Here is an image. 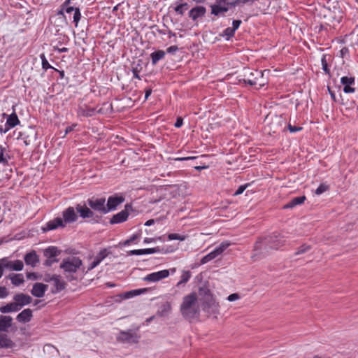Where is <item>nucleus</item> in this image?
<instances>
[{"mask_svg":"<svg viewBox=\"0 0 358 358\" xmlns=\"http://www.w3.org/2000/svg\"><path fill=\"white\" fill-rule=\"evenodd\" d=\"M128 215L129 214L126 210H122L113 216V217L110 219V223L117 224L124 222L127 220Z\"/></svg>","mask_w":358,"mask_h":358,"instance_id":"25","label":"nucleus"},{"mask_svg":"<svg viewBox=\"0 0 358 358\" xmlns=\"http://www.w3.org/2000/svg\"><path fill=\"white\" fill-rule=\"evenodd\" d=\"M3 269L7 268L13 271H20L23 269L24 264L21 260H16L15 262L10 261L8 258L4 257L0 259Z\"/></svg>","mask_w":358,"mask_h":358,"instance_id":"10","label":"nucleus"},{"mask_svg":"<svg viewBox=\"0 0 358 358\" xmlns=\"http://www.w3.org/2000/svg\"><path fill=\"white\" fill-rule=\"evenodd\" d=\"M58 227H64V225L63 224V220L60 217H57V218L54 219L53 220L48 222L46 224L45 227L43 228V231H45L55 229Z\"/></svg>","mask_w":358,"mask_h":358,"instance_id":"26","label":"nucleus"},{"mask_svg":"<svg viewBox=\"0 0 358 358\" xmlns=\"http://www.w3.org/2000/svg\"><path fill=\"white\" fill-rule=\"evenodd\" d=\"M106 200L103 198L101 199H88L87 203L90 207L96 211L101 212L103 214L107 213L106 208L105 206Z\"/></svg>","mask_w":358,"mask_h":358,"instance_id":"11","label":"nucleus"},{"mask_svg":"<svg viewBox=\"0 0 358 358\" xmlns=\"http://www.w3.org/2000/svg\"><path fill=\"white\" fill-rule=\"evenodd\" d=\"M63 218L66 223H71L76 221L78 215L73 207H69L63 212Z\"/></svg>","mask_w":358,"mask_h":358,"instance_id":"19","label":"nucleus"},{"mask_svg":"<svg viewBox=\"0 0 358 358\" xmlns=\"http://www.w3.org/2000/svg\"><path fill=\"white\" fill-rule=\"evenodd\" d=\"M8 278L11 280L12 284L15 286H19L24 282L23 275L21 273H11L8 275Z\"/></svg>","mask_w":358,"mask_h":358,"instance_id":"30","label":"nucleus"},{"mask_svg":"<svg viewBox=\"0 0 358 358\" xmlns=\"http://www.w3.org/2000/svg\"><path fill=\"white\" fill-rule=\"evenodd\" d=\"M169 275V270H162L147 275L145 278H143V280L148 282H157L162 279L167 278Z\"/></svg>","mask_w":358,"mask_h":358,"instance_id":"12","label":"nucleus"},{"mask_svg":"<svg viewBox=\"0 0 358 358\" xmlns=\"http://www.w3.org/2000/svg\"><path fill=\"white\" fill-rule=\"evenodd\" d=\"M341 82L344 86L351 85L354 84V83H355V78L343 76L341 78Z\"/></svg>","mask_w":358,"mask_h":358,"instance_id":"40","label":"nucleus"},{"mask_svg":"<svg viewBox=\"0 0 358 358\" xmlns=\"http://www.w3.org/2000/svg\"><path fill=\"white\" fill-rule=\"evenodd\" d=\"M13 318L9 315H0V333L8 332L12 327Z\"/></svg>","mask_w":358,"mask_h":358,"instance_id":"14","label":"nucleus"},{"mask_svg":"<svg viewBox=\"0 0 358 358\" xmlns=\"http://www.w3.org/2000/svg\"><path fill=\"white\" fill-rule=\"evenodd\" d=\"M60 250H59L55 246H50L45 249L43 251L44 256L48 259L55 257L56 256L60 255Z\"/></svg>","mask_w":358,"mask_h":358,"instance_id":"29","label":"nucleus"},{"mask_svg":"<svg viewBox=\"0 0 358 358\" xmlns=\"http://www.w3.org/2000/svg\"><path fill=\"white\" fill-rule=\"evenodd\" d=\"M2 115L3 117L7 118L6 124L8 127H9V129L15 127L20 123V120L15 113H13L9 115L6 113H3Z\"/></svg>","mask_w":358,"mask_h":358,"instance_id":"24","label":"nucleus"},{"mask_svg":"<svg viewBox=\"0 0 358 358\" xmlns=\"http://www.w3.org/2000/svg\"><path fill=\"white\" fill-rule=\"evenodd\" d=\"M80 115L85 116V117H91L93 116L95 113L96 110L94 108H86L85 109L81 108L79 111Z\"/></svg>","mask_w":358,"mask_h":358,"instance_id":"37","label":"nucleus"},{"mask_svg":"<svg viewBox=\"0 0 358 358\" xmlns=\"http://www.w3.org/2000/svg\"><path fill=\"white\" fill-rule=\"evenodd\" d=\"M182 124V119L181 117H178L176 122L175 123L176 127H180Z\"/></svg>","mask_w":358,"mask_h":358,"instance_id":"59","label":"nucleus"},{"mask_svg":"<svg viewBox=\"0 0 358 358\" xmlns=\"http://www.w3.org/2000/svg\"><path fill=\"white\" fill-rule=\"evenodd\" d=\"M171 309V303L169 302H166L161 306L157 314L161 317L166 316L170 313Z\"/></svg>","mask_w":358,"mask_h":358,"instance_id":"31","label":"nucleus"},{"mask_svg":"<svg viewBox=\"0 0 358 358\" xmlns=\"http://www.w3.org/2000/svg\"><path fill=\"white\" fill-rule=\"evenodd\" d=\"M109 254L106 248L101 250L94 258V261L97 262L99 264L102 260H103Z\"/></svg>","mask_w":358,"mask_h":358,"instance_id":"36","label":"nucleus"},{"mask_svg":"<svg viewBox=\"0 0 358 358\" xmlns=\"http://www.w3.org/2000/svg\"><path fill=\"white\" fill-rule=\"evenodd\" d=\"M76 210L83 218H90L92 217L94 215L93 212L89 208L86 206H82L80 204L77 205Z\"/></svg>","mask_w":358,"mask_h":358,"instance_id":"28","label":"nucleus"},{"mask_svg":"<svg viewBox=\"0 0 358 358\" xmlns=\"http://www.w3.org/2000/svg\"><path fill=\"white\" fill-rule=\"evenodd\" d=\"M227 6L229 7H236L238 6V3H236V0L232 1V2H228L227 4H226Z\"/></svg>","mask_w":358,"mask_h":358,"instance_id":"63","label":"nucleus"},{"mask_svg":"<svg viewBox=\"0 0 358 358\" xmlns=\"http://www.w3.org/2000/svg\"><path fill=\"white\" fill-rule=\"evenodd\" d=\"M210 6L211 14L217 17L224 16V13L229 10L228 6L220 3L211 4Z\"/></svg>","mask_w":358,"mask_h":358,"instance_id":"17","label":"nucleus"},{"mask_svg":"<svg viewBox=\"0 0 358 358\" xmlns=\"http://www.w3.org/2000/svg\"><path fill=\"white\" fill-rule=\"evenodd\" d=\"M33 317V311L30 308L23 310L16 316V320L20 323H27L31 321Z\"/></svg>","mask_w":358,"mask_h":358,"instance_id":"15","label":"nucleus"},{"mask_svg":"<svg viewBox=\"0 0 358 358\" xmlns=\"http://www.w3.org/2000/svg\"><path fill=\"white\" fill-rule=\"evenodd\" d=\"M132 72H133V74H134V77L136 78H138V79H141L139 75H138V71L136 69H134L132 70Z\"/></svg>","mask_w":358,"mask_h":358,"instance_id":"64","label":"nucleus"},{"mask_svg":"<svg viewBox=\"0 0 358 358\" xmlns=\"http://www.w3.org/2000/svg\"><path fill=\"white\" fill-rule=\"evenodd\" d=\"M322 65V69L325 72V73L329 75L330 74V70L328 67L327 61L326 59V55H323L321 59Z\"/></svg>","mask_w":358,"mask_h":358,"instance_id":"42","label":"nucleus"},{"mask_svg":"<svg viewBox=\"0 0 358 358\" xmlns=\"http://www.w3.org/2000/svg\"><path fill=\"white\" fill-rule=\"evenodd\" d=\"M198 294L202 310L207 313L208 316L217 318L220 314V306L210 290L206 287H201L199 289Z\"/></svg>","mask_w":358,"mask_h":358,"instance_id":"1","label":"nucleus"},{"mask_svg":"<svg viewBox=\"0 0 358 358\" xmlns=\"http://www.w3.org/2000/svg\"><path fill=\"white\" fill-rule=\"evenodd\" d=\"M20 134L26 145H31L36 141L37 131L34 127H26Z\"/></svg>","mask_w":358,"mask_h":358,"instance_id":"7","label":"nucleus"},{"mask_svg":"<svg viewBox=\"0 0 358 358\" xmlns=\"http://www.w3.org/2000/svg\"><path fill=\"white\" fill-rule=\"evenodd\" d=\"M206 9L205 7L199 6L192 8L189 12V17L194 21L205 15Z\"/></svg>","mask_w":358,"mask_h":358,"instance_id":"16","label":"nucleus"},{"mask_svg":"<svg viewBox=\"0 0 358 358\" xmlns=\"http://www.w3.org/2000/svg\"><path fill=\"white\" fill-rule=\"evenodd\" d=\"M15 343L8 336L7 334L0 333V349L13 348Z\"/></svg>","mask_w":358,"mask_h":358,"instance_id":"22","label":"nucleus"},{"mask_svg":"<svg viewBox=\"0 0 358 358\" xmlns=\"http://www.w3.org/2000/svg\"><path fill=\"white\" fill-rule=\"evenodd\" d=\"M241 24V20H234L233 22H232V28L234 29V30L236 31L240 26V24Z\"/></svg>","mask_w":358,"mask_h":358,"instance_id":"57","label":"nucleus"},{"mask_svg":"<svg viewBox=\"0 0 358 358\" xmlns=\"http://www.w3.org/2000/svg\"><path fill=\"white\" fill-rule=\"evenodd\" d=\"M58 262V259H48L45 260V263H44V265L47 266H52V264L54 263V262Z\"/></svg>","mask_w":358,"mask_h":358,"instance_id":"54","label":"nucleus"},{"mask_svg":"<svg viewBox=\"0 0 358 358\" xmlns=\"http://www.w3.org/2000/svg\"><path fill=\"white\" fill-rule=\"evenodd\" d=\"M340 52L341 57H344L348 54L349 50L347 47H343Z\"/></svg>","mask_w":358,"mask_h":358,"instance_id":"58","label":"nucleus"},{"mask_svg":"<svg viewBox=\"0 0 358 358\" xmlns=\"http://www.w3.org/2000/svg\"><path fill=\"white\" fill-rule=\"evenodd\" d=\"M147 291V289H139L130 291L126 294V297H129L130 296L138 295L142 293H144Z\"/></svg>","mask_w":358,"mask_h":358,"instance_id":"43","label":"nucleus"},{"mask_svg":"<svg viewBox=\"0 0 358 358\" xmlns=\"http://www.w3.org/2000/svg\"><path fill=\"white\" fill-rule=\"evenodd\" d=\"M24 259L26 264L31 265L32 267L36 266L39 262V257L35 250L26 254Z\"/></svg>","mask_w":358,"mask_h":358,"instance_id":"21","label":"nucleus"},{"mask_svg":"<svg viewBox=\"0 0 358 358\" xmlns=\"http://www.w3.org/2000/svg\"><path fill=\"white\" fill-rule=\"evenodd\" d=\"M189 8V5L187 3H180L174 8V10L180 15H183L185 10Z\"/></svg>","mask_w":358,"mask_h":358,"instance_id":"34","label":"nucleus"},{"mask_svg":"<svg viewBox=\"0 0 358 358\" xmlns=\"http://www.w3.org/2000/svg\"><path fill=\"white\" fill-rule=\"evenodd\" d=\"M196 159L195 157H181V158H177L176 159L179 160V161H185V160H190V159Z\"/></svg>","mask_w":358,"mask_h":358,"instance_id":"62","label":"nucleus"},{"mask_svg":"<svg viewBox=\"0 0 358 358\" xmlns=\"http://www.w3.org/2000/svg\"><path fill=\"white\" fill-rule=\"evenodd\" d=\"M41 62H42V68L45 71H46L49 69H52V66L49 64V62L46 59L44 54L41 55Z\"/></svg>","mask_w":358,"mask_h":358,"instance_id":"41","label":"nucleus"},{"mask_svg":"<svg viewBox=\"0 0 358 358\" xmlns=\"http://www.w3.org/2000/svg\"><path fill=\"white\" fill-rule=\"evenodd\" d=\"M6 148L0 145V164H6L8 162L10 157L6 154L5 155Z\"/></svg>","mask_w":358,"mask_h":358,"instance_id":"35","label":"nucleus"},{"mask_svg":"<svg viewBox=\"0 0 358 358\" xmlns=\"http://www.w3.org/2000/svg\"><path fill=\"white\" fill-rule=\"evenodd\" d=\"M197 301L196 293H191L183 298L180 312L184 317L192 319L199 314L200 309Z\"/></svg>","mask_w":358,"mask_h":358,"instance_id":"2","label":"nucleus"},{"mask_svg":"<svg viewBox=\"0 0 358 358\" xmlns=\"http://www.w3.org/2000/svg\"><path fill=\"white\" fill-rule=\"evenodd\" d=\"M161 250L159 247L153 248H147V249H138V250H132L128 252L129 255H148V254H153L156 252H159Z\"/></svg>","mask_w":358,"mask_h":358,"instance_id":"23","label":"nucleus"},{"mask_svg":"<svg viewBox=\"0 0 358 358\" xmlns=\"http://www.w3.org/2000/svg\"><path fill=\"white\" fill-rule=\"evenodd\" d=\"M264 250L268 251L269 249L277 250L284 245V241L278 238V236H271L264 239Z\"/></svg>","mask_w":358,"mask_h":358,"instance_id":"9","label":"nucleus"},{"mask_svg":"<svg viewBox=\"0 0 358 358\" xmlns=\"http://www.w3.org/2000/svg\"><path fill=\"white\" fill-rule=\"evenodd\" d=\"M231 245V243L229 241H224L220 244L218 247L215 248L217 253L220 255L227 248Z\"/></svg>","mask_w":358,"mask_h":358,"instance_id":"38","label":"nucleus"},{"mask_svg":"<svg viewBox=\"0 0 358 358\" xmlns=\"http://www.w3.org/2000/svg\"><path fill=\"white\" fill-rule=\"evenodd\" d=\"M343 91L345 93H352L355 91V89L350 87V85H345L343 87Z\"/></svg>","mask_w":358,"mask_h":358,"instance_id":"55","label":"nucleus"},{"mask_svg":"<svg viewBox=\"0 0 358 358\" xmlns=\"http://www.w3.org/2000/svg\"><path fill=\"white\" fill-rule=\"evenodd\" d=\"M140 336L134 331H122L120 333L117 339L122 342L133 344L138 342Z\"/></svg>","mask_w":358,"mask_h":358,"instance_id":"8","label":"nucleus"},{"mask_svg":"<svg viewBox=\"0 0 358 358\" xmlns=\"http://www.w3.org/2000/svg\"><path fill=\"white\" fill-rule=\"evenodd\" d=\"M247 186H248V185L239 186V187L235 192L234 195L237 196V195L241 194L244 192V190L246 189Z\"/></svg>","mask_w":358,"mask_h":358,"instance_id":"50","label":"nucleus"},{"mask_svg":"<svg viewBox=\"0 0 358 358\" xmlns=\"http://www.w3.org/2000/svg\"><path fill=\"white\" fill-rule=\"evenodd\" d=\"M51 279H52L55 286V289L52 290V293L59 292L65 289L66 282L61 280L60 275H52Z\"/></svg>","mask_w":358,"mask_h":358,"instance_id":"20","label":"nucleus"},{"mask_svg":"<svg viewBox=\"0 0 358 358\" xmlns=\"http://www.w3.org/2000/svg\"><path fill=\"white\" fill-rule=\"evenodd\" d=\"M288 129L290 132L294 133L299 131H301L302 129V127H296V126H292L291 124L288 125Z\"/></svg>","mask_w":358,"mask_h":358,"instance_id":"51","label":"nucleus"},{"mask_svg":"<svg viewBox=\"0 0 358 358\" xmlns=\"http://www.w3.org/2000/svg\"><path fill=\"white\" fill-rule=\"evenodd\" d=\"M218 256H219L218 253H217V252L214 249L211 252L208 253V255H206L202 257V259H201V264H205L208 263V262L215 259Z\"/></svg>","mask_w":358,"mask_h":358,"instance_id":"33","label":"nucleus"},{"mask_svg":"<svg viewBox=\"0 0 358 358\" xmlns=\"http://www.w3.org/2000/svg\"><path fill=\"white\" fill-rule=\"evenodd\" d=\"M264 122L268 127V132L275 133L280 128L285 124V120L282 116L275 114H268L264 120Z\"/></svg>","mask_w":358,"mask_h":358,"instance_id":"5","label":"nucleus"},{"mask_svg":"<svg viewBox=\"0 0 358 358\" xmlns=\"http://www.w3.org/2000/svg\"><path fill=\"white\" fill-rule=\"evenodd\" d=\"M235 30L232 27H228L224 29V35L227 36L228 38L234 36Z\"/></svg>","mask_w":358,"mask_h":358,"instance_id":"47","label":"nucleus"},{"mask_svg":"<svg viewBox=\"0 0 358 358\" xmlns=\"http://www.w3.org/2000/svg\"><path fill=\"white\" fill-rule=\"evenodd\" d=\"M8 295V292L6 287H0V298H6Z\"/></svg>","mask_w":358,"mask_h":358,"instance_id":"49","label":"nucleus"},{"mask_svg":"<svg viewBox=\"0 0 358 358\" xmlns=\"http://www.w3.org/2000/svg\"><path fill=\"white\" fill-rule=\"evenodd\" d=\"M305 196L294 197L290 200L286 205L283 206V208H293L297 205L302 204L306 200Z\"/></svg>","mask_w":358,"mask_h":358,"instance_id":"27","label":"nucleus"},{"mask_svg":"<svg viewBox=\"0 0 358 358\" xmlns=\"http://www.w3.org/2000/svg\"><path fill=\"white\" fill-rule=\"evenodd\" d=\"M328 189V186L324 184H321L315 190V194L320 195L324 192H326Z\"/></svg>","mask_w":358,"mask_h":358,"instance_id":"46","label":"nucleus"},{"mask_svg":"<svg viewBox=\"0 0 358 358\" xmlns=\"http://www.w3.org/2000/svg\"><path fill=\"white\" fill-rule=\"evenodd\" d=\"M76 126V124H73L72 126L67 127L65 129V135L72 131Z\"/></svg>","mask_w":358,"mask_h":358,"instance_id":"61","label":"nucleus"},{"mask_svg":"<svg viewBox=\"0 0 358 358\" xmlns=\"http://www.w3.org/2000/svg\"><path fill=\"white\" fill-rule=\"evenodd\" d=\"M265 71L258 70L250 71L249 69H246L244 71V78H241L239 80L243 81L251 86H255L256 89H259L267 83L266 80L264 78Z\"/></svg>","mask_w":358,"mask_h":358,"instance_id":"4","label":"nucleus"},{"mask_svg":"<svg viewBox=\"0 0 358 358\" xmlns=\"http://www.w3.org/2000/svg\"><path fill=\"white\" fill-rule=\"evenodd\" d=\"M32 298L24 293H17L13 296V301L0 307V312L2 314L17 312L24 306L32 302Z\"/></svg>","mask_w":358,"mask_h":358,"instance_id":"3","label":"nucleus"},{"mask_svg":"<svg viewBox=\"0 0 358 358\" xmlns=\"http://www.w3.org/2000/svg\"><path fill=\"white\" fill-rule=\"evenodd\" d=\"M80 17H81V14H80L79 8H76L75 12L73 14V22H76V24H78V21L80 20Z\"/></svg>","mask_w":358,"mask_h":358,"instance_id":"48","label":"nucleus"},{"mask_svg":"<svg viewBox=\"0 0 358 358\" xmlns=\"http://www.w3.org/2000/svg\"><path fill=\"white\" fill-rule=\"evenodd\" d=\"M3 121H1L0 122V132L1 133H6L9 130V127L5 124L3 125Z\"/></svg>","mask_w":358,"mask_h":358,"instance_id":"52","label":"nucleus"},{"mask_svg":"<svg viewBox=\"0 0 358 358\" xmlns=\"http://www.w3.org/2000/svg\"><path fill=\"white\" fill-rule=\"evenodd\" d=\"M164 56L165 52L164 50H157L151 53L150 57L152 64H156L157 62L164 58Z\"/></svg>","mask_w":358,"mask_h":358,"instance_id":"32","label":"nucleus"},{"mask_svg":"<svg viewBox=\"0 0 358 358\" xmlns=\"http://www.w3.org/2000/svg\"><path fill=\"white\" fill-rule=\"evenodd\" d=\"M310 250V246L307 245H303L295 252V255L303 254Z\"/></svg>","mask_w":358,"mask_h":358,"instance_id":"45","label":"nucleus"},{"mask_svg":"<svg viewBox=\"0 0 358 358\" xmlns=\"http://www.w3.org/2000/svg\"><path fill=\"white\" fill-rule=\"evenodd\" d=\"M178 50L177 45H172L167 48L166 51L168 53H174Z\"/></svg>","mask_w":358,"mask_h":358,"instance_id":"56","label":"nucleus"},{"mask_svg":"<svg viewBox=\"0 0 358 358\" xmlns=\"http://www.w3.org/2000/svg\"><path fill=\"white\" fill-rule=\"evenodd\" d=\"M81 265L82 261L78 257H71L64 259L60 268L66 273H74Z\"/></svg>","mask_w":358,"mask_h":358,"instance_id":"6","label":"nucleus"},{"mask_svg":"<svg viewBox=\"0 0 358 358\" xmlns=\"http://www.w3.org/2000/svg\"><path fill=\"white\" fill-rule=\"evenodd\" d=\"M191 278V273L189 271H184L181 275L180 280L178 282L177 286L180 285L181 284L186 283L189 278Z\"/></svg>","mask_w":358,"mask_h":358,"instance_id":"39","label":"nucleus"},{"mask_svg":"<svg viewBox=\"0 0 358 358\" xmlns=\"http://www.w3.org/2000/svg\"><path fill=\"white\" fill-rule=\"evenodd\" d=\"M48 289V285L41 282H36L34 284L31 290V294L38 298L43 297Z\"/></svg>","mask_w":358,"mask_h":358,"instance_id":"13","label":"nucleus"},{"mask_svg":"<svg viewBox=\"0 0 358 358\" xmlns=\"http://www.w3.org/2000/svg\"><path fill=\"white\" fill-rule=\"evenodd\" d=\"M168 238L169 240L184 241L185 239V236L180 235L178 234H170L168 235Z\"/></svg>","mask_w":358,"mask_h":358,"instance_id":"44","label":"nucleus"},{"mask_svg":"<svg viewBox=\"0 0 358 358\" xmlns=\"http://www.w3.org/2000/svg\"><path fill=\"white\" fill-rule=\"evenodd\" d=\"M124 201L123 196H110L108 199L106 210L107 213L110 210H115L116 207Z\"/></svg>","mask_w":358,"mask_h":358,"instance_id":"18","label":"nucleus"},{"mask_svg":"<svg viewBox=\"0 0 358 358\" xmlns=\"http://www.w3.org/2000/svg\"><path fill=\"white\" fill-rule=\"evenodd\" d=\"M99 264L97 262H95L94 260L90 264V266L88 267V271L92 270L96 266H97Z\"/></svg>","mask_w":358,"mask_h":358,"instance_id":"60","label":"nucleus"},{"mask_svg":"<svg viewBox=\"0 0 358 358\" xmlns=\"http://www.w3.org/2000/svg\"><path fill=\"white\" fill-rule=\"evenodd\" d=\"M239 298H240V296L238 295V294L234 293V294H230L227 297V300L229 301H234L238 300Z\"/></svg>","mask_w":358,"mask_h":358,"instance_id":"53","label":"nucleus"}]
</instances>
